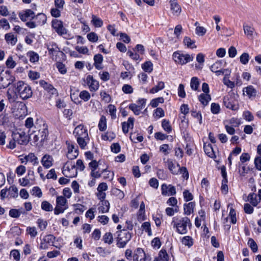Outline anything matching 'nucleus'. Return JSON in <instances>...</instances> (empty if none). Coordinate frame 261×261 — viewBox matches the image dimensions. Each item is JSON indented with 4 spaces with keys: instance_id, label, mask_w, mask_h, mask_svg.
Listing matches in <instances>:
<instances>
[{
    "instance_id": "obj_30",
    "label": "nucleus",
    "mask_w": 261,
    "mask_h": 261,
    "mask_svg": "<svg viewBox=\"0 0 261 261\" xmlns=\"http://www.w3.org/2000/svg\"><path fill=\"white\" fill-rule=\"evenodd\" d=\"M203 149L205 153L210 158H213L215 157V152L212 144H204L203 146Z\"/></svg>"
},
{
    "instance_id": "obj_31",
    "label": "nucleus",
    "mask_w": 261,
    "mask_h": 261,
    "mask_svg": "<svg viewBox=\"0 0 261 261\" xmlns=\"http://www.w3.org/2000/svg\"><path fill=\"white\" fill-rule=\"evenodd\" d=\"M198 100L204 106H205L211 100V96L210 94L202 93L198 96Z\"/></svg>"
},
{
    "instance_id": "obj_48",
    "label": "nucleus",
    "mask_w": 261,
    "mask_h": 261,
    "mask_svg": "<svg viewBox=\"0 0 261 261\" xmlns=\"http://www.w3.org/2000/svg\"><path fill=\"white\" fill-rule=\"evenodd\" d=\"M129 109L133 111L135 115H138L140 114L142 107H140V106H138L135 103H131L129 106Z\"/></svg>"
},
{
    "instance_id": "obj_59",
    "label": "nucleus",
    "mask_w": 261,
    "mask_h": 261,
    "mask_svg": "<svg viewBox=\"0 0 261 261\" xmlns=\"http://www.w3.org/2000/svg\"><path fill=\"white\" fill-rule=\"evenodd\" d=\"M211 110L213 114H217L220 112V107L218 103H212L211 104Z\"/></svg>"
},
{
    "instance_id": "obj_51",
    "label": "nucleus",
    "mask_w": 261,
    "mask_h": 261,
    "mask_svg": "<svg viewBox=\"0 0 261 261\" xmlns=\"http://www.w3.org/2000/svg\"><path fill=\"white\" fill-rule=\"evenodd\" d=\"M21 213L22 212L20 210L12 208L10 210L9 214L11 217L18 218L20 217Z\"/></svg>"
},
{
    "instance_id": "obj_44",
    "label": "nucleus",
    "mask_w": 261,
    "mask_h": 261,
    "mask_svg": "<svg viewBox=\"0 0 261 261\" xmlns=\"http://www.w3.org/2000/svg\"><path fill=\"white\" fill-rule=\"evenodd\" d=\"M106 172H108L107 169H104L102 170L99 169V171H95V170L91 171L90 175L95 178H98L101 177L102 174Z\"/></svg>"
},
{
    "instance_id": "obj_63",
    "label": "nucleus",
    "mask_w": 261,
    "mask_h": 261,
    "mask_svg": "<svg viewBox=\"0 0 261 261\" xmlns=\"http://www.w3.org/2000/svg\"><path fill=\"white\" fill-rule=\"evenodd\" d=\"M87 37L90 41L92 42H96L98 39L97 35L94 32H91L88 34Z\"/></svg>"
},
{
    "instance_id": "obj_37",
    "label": "nucleus",
    "mask_w": 261,
    "mask_h": 261,
    "mask_svg": "<svg viewBox=\"0 0 261 261\" xmlns=\"http://www.w3.org/2000/svg\"><path fill=\"white\" fill-rule=\"evenodd\" d=\"M181 243L188 248H190L193 245V240L190 236H185L182 238Z\"/></svg>"
},
{
    "instance_id": "obj_55",
    "label": "nucleus",
    "mask_w": 261,
    "mask_h": 261,
    "mask_svg": "<svg viewBox=\"0 0 261 261\" xmlns=\"http://www.w3.org/2000/svg\"><path fill=\"white\" fill-rule=\"evenodd\" d=\"M109 112L111 116L112 119H115L116 118V108L113 105H109L108 106Z\"/></svg>"
},
{
    "instance_id": "obj_12",
    "label": "nucleus",
    "mask_w": 261,
    "mask_h": 261,
    "mask_svg": "<svg viewBox=\"0 0 261 261\" xmlns=\"http://www.w3.org/2000/svg\"><path fill=\"white\" fill-rule=\"evenodd\" d=\"M73 135L76 138L83 137L85 138L87 136H88L87 129L82 124L79 125L74 128Z\"/></svg>"
},
{
    "instance_id": "obj_22",
    "label": "nucleus",
    "mask_w": 261,
    "mask_h": 261,
    "mask_svg": "<svg viewBox=\"0 0 261 261\" xmlns=\"http://www.w3.org/2000/svg\"><path fill=\"white\" fill-rule=\"evenodd\" d=\"M35 13L31 9H27L22 14H19V17L22 21H26L29 18L34 19Z\"/></svg>"
},
{
    "instance_id": "obj_34",
    "label": "nucleus",
    "mask_w": 261,
    "mask_h": 261,
    "mask_svg": "<svg viewBox=\"0 0 261 261\" xmlns=\"http://www.w3.org/2000/svg\"><path fill=\"white\" fill-rule=\"evenodd\" d=\"M25 164L28 162L33 163L34 165H37L39 163L37 157L33 153H30L25 156Z\"/></svg>"
},
{
    "instance_id": "obj_24",
    "label": "nucleus",
    "mask_w": 261,
    "mask_h": 261,
    "mask_svg": "<svg viewBox=\"0 0 261 261\" xmlns=\"http://www.w3.org/2000/svg\"><path fill=\"white\" fill-rule=\"evenodd\" d=\"M171 10L172 13L176 15H179L181 12V9L178 5L176 0H170Z\"/></svg>"
},
{
    "instance_id": "obj_2",
    "label": "nucleus",
    "mask_w": 261,
    "mask_h": 261,
    "mask_svg": "<svg viewBox=\"0 0 261 261\" xmlns=\"http://www.w3.org/2000/svg\"><path fill=\"white\" fill-rule=\"evenodd\" d=\"M175 217L173 218L172 223L174 227L176 228V231L180 234H186L188 231L187 226L191 224L190 220L187 217L181 218L177 222L174 221Z\"/></svg>"
},
{
    "instance_id": "obj_29",
    "label": "nucleus",
    "mask_w": 261,
    "mask_h": 261,
    "mask_svg": "<svg viewBox=\"0 0 261 261\" xmlns=\"http://www.w3.org/2000/svg\"><path fill=\"white\" fill-rule=\"evenodd\" d=\"M110 209V203L108 200H103L99 203L98 210L101 213H106L109 212Z\"/></svg>"
},
{
    "instance_id": "obj_15",
    "label": "nucleus",
    "mask_w": 261,
    "mask_h": 261,
    "mask_svg": "<svg viewBox=\"0 0 261 261\" xmlns=\"http://www.w3.org/2000/svg\"><path fill=\"white\" fill-rule=\"evenodd\" d=\"M166 164L168 169L173 174H177L179 172V164H176L173 162L171 159H168L166 162Z\"/></svg>"
},
{
    "instance_id": "obj_41",
    "label": "nucleus",
    "mask_w": 261,
    "mask_h": 261,
    "mask_svg": "<svg viewBox=\"0 0 261 261\" xmlns=\"http://www.w3.org/2000/svg\"><path fill=\"white\" fill-rule=\"evenodd\" d=\"M248 200L252 204V205L255 206L258 204V200L257 199L256 194L252 193H250L248 196Z\"/></svg>"
},
{
    "instance_id": "obj_25",
    "label": "nucleus",
    "mask_w": 261,
    "mask_h": 261,
    "mask_svg": "<svg viewBox=\"0 0 261 261\" xmlns=\"http://www.w3.org/2000/svg\"><path fill=\"white\" fill-rule=\"evenodd\" d=\"M169 255L165 249H161L158 254V256L155 257L154 261H168Z\"/></svg>"
},
{
    "instance_id": "obj_9",
    "label": "nucleus",
    "mask_w": 261,
    "mask_h": 261,
    "mask_svg": "<svg viewBox=\"0 0 261 261\" xmlns=\"http://www.w3.org/2000/svg\"><path fill=\"white\" fill-rule=\"evenodd\" d=\"M10 74L8 71H4L0 68V89L7 88L11 83L9 80Z\"/></svg>"
},
{
    "instance_id": "obj_58",
    "label": "nucleus",
    "mask_w": 261,
    "mask_h": 261,
    "mask_svg": "<svg viewBox=\"0 0 261 261\" xmlns=\"http://www.w3.org/2000/svg\"><path fill=\"white\" fill-rule=\"evenodd\" d=\"M127 55L133 60L135 61L141 60V58L139 54L137 53H134L132 51L129 50L127 52Z\"/></svg>"
},
{
    "instance_id": "obj_23",
    "label": "nucleus",
    "mask_w": 261,
    "mask_h": 261,
    "mask_svg": "<svg viewBox=\"0 0 261 261\" xmlns=\"http://www.w3.org/2000/svg\"><path fill=\"white\" fill-rule=\"evenodd\" d=\"M94 66L95 68L100 70L103 68L102 63L103 62V57L101 54H96L94 56Z\"/></svg>"
},
{
    "instance_id": "obj_7",
    "label": "nucleus",
    "mask_w": 261,
    "mask_h": 261,
    "mask_svg": "<svg viewBox=\"0 0 261 261\" xmlns=\"http://www.w3.org/2000/svg\"><path fill=\"white\" fill-rule=\"evenodd\" d=\"M52 27L60 36H66L67 30L64 27L63 22L58 19L52 21Z\"/></svg>"
},
{
    "instance_id": "obj_35",
    "label": "nucleus",
    "mask_w": 261,
    "mask_h": 261,
    "mask_svg": "<svg viewBox=\"0 0 261 261\" xmlns=\"http://www.w3.org/2000/svg\"><path fill=\"white\" fill-rule=\"evenodd\" d=\"M27 57L29 58L30 61L32 63H36L39 61V55L33 51H29L27 54Z\"/></svg>"
},
{
    "instance_id": "obj_13",
    "label": "nucleus",
    "mask_w": 261,
    "mask_h": 261,
    "mask_svg": "<svg viewBox=\"0 0 261 261\" xmlns=\"http://www.w3.org/2000/svg\"><path fill=\"white\" fill-rule=\"evenodd\" d=\"M39 84L44 90L50 94L52 95L57 94L58 92L57 89L55 88L51 84L48 83L44 80H40L39 81Z\"/></svg>"
},
{
    "instance_id": "obj_64",
    "label": "nucleus",
    "mask_w": 261,
    "mask_h": 261,
    "mask_svg": "<svg viewBox=\"0 0 261 261\" xmlns=\"http://www.w3.org/2000/svg\"><path fill=\"white\" fill-rule=\"evenodd\" d=\"M10 255L12 256L16 261H19L20 259V252L18 250H12L10 252Z\"/></svg>"
},
{
    "instance_id": "obj_1",
    "label": "nucleus",
    "mask_w": 261,
    "mask_h": 261,
    "mask_svg": "<svg viewBox=\"0 0 261 261\" xmlns=\"http://www.w3.org/2000/svg\"><path fill=\"white\" fill-rule=\"evenodd\" d=\"M15 92L22 99L31 97L33 93L31 87L22 81H19L15 84Z\"/></svg>"
},
{
    "instance_id": "obj_18",
    "label": "nucleus",
    "mask_w": 261,
    "mask_h": 261,
    "mask_svg": "<svg viewBox=\"0 0 261 261\" xmlns=\"http://www.w3.org/2000/svg\"><path fill=\"white\" fill-rule=\"evenodd\" d=\"M145 256L143 249L141 248H137L134 252V261H142L144 259Z\"/></svg>"
},
{
    "instance_id": "obj_42",
    "label": "nucleus",
    "mask_w": 261,
    "mask_h": 261,
    "mask_svg": "<svg viewBox=\"0 0 261 261\" xmlns=\"http://www.w3.org/2000/svg\"><path fill=\"white\" fill-rule=\"evenodd\" d=\"M8 189L10 198H15L18 196V189L16 186L13 185L10 186Z\"/></svg>"
},
{
    "instance_id": "obj_50",
    "label": "nucleus",
    "mask_w": 261,
    "mask_h": 261,
    "mask_svg": "<svg viewBox=\"0 0 261 261\" xmlns=\"http://www.w3.org/2000/svg\"><path fill=\"white\" fill-rule=\"evenodd\" d=\"M79 96L84 101H88L91 97L89 92L86 90L82 91Z\"/></svg>"
},
{
    "instance_id": "obj_14",
    "label": "nucleus",
    "mask_w": 261,
    "mask_h": 261,
    "mask_svg": "<svg viewBox=\"0 0 261 261\" xmlns=\"http://www.w3.org/2000/svg\"><path fill=\"white\" fill-rule=\"evenodd\" d=\"M68 151L67 156L70 160L75 159L79 154V150L77 146L74 145H69L68 147Z\"/></svg>"
},
{
    "instance_id": "obj_61",
    "label": "nucleus",
    "mask_w": 261,
    "mask_h": 261,
    "mask_svg": "<svg viewBox=\"0 0 261 261\" xmlns=\"http://www.w3.org/2000/svg\"><path fill=\"white\" fill-rule=\"evenodd\" d=\"M183 196L185 201H189L193 199V196L188 190H185L183 192Z\"/></svg>"
},
{
    "instance_id": "obj_11",
    "label": "nucleus",
    "mask_w": 261,
    "mask_h": 261,
    "mask_svg": "<svg viewBox=\"0 0 261 261\" xmlns=\"http://www.w3.org/2000/svg\"><path fill=\"white\" fill-rule=\"evenodd\" d=\"M161 193L163 196H173L176 193L175 187L172 185L163 184L161 186Z\"/></svg>"
},
{
    "instance_id": "obj_43",
    "label": "nucleus",
    "mask_w": 261,
    "mask_h": 261,
    "mask_svg": "<svg viewBox=\"0 0 261 261\" xmlns=\"http://www.w3.org/2000/svg\"><path fill=\"white\" fill-rule=\"evenodd\" d=\"M142 68L145 72L150 73L153 70V64L150 61H146L142 65Z\"/></svg>"
},
{
    "instance_id": "obj_49",
    "label": "nucleus",
    "mask_w": 261,
    "mask_h": 261,
    "mask_svg": "<svg viewBox=\"0 0 261 261\" xmlns=\"http://www.w3.org/2000/svg\"><path fill=\"white\" fill-rule=\"evenodd\" d=\"M41 208L46 212H50L53 210L52 205L47 201H43L41 203Z\"/></svg>"
},
{
    "instance_id": "obj_62",
    "label": "nucleus",
    "mask_w": 261,
    "mask_h": 261,
    "mask_svg": "<svg viewBox=\"0 0 261 261\" xmlns=\"http://www.w3.org/2000/svg\"><path fill=\"white\" fill-rule=\"evenodd\" d=\"M57 205L64 206L67 203V200L63 196H58L56 199Z\"/></svg>"
},
{
    "instance_id": "obj_16",
    "label": "nucleus",
    "mask_w": 261,
    "mask_h": 261,
    "mask_svg": "<svg viewBox=\"0 0 261 261\" xmlns=\"http://www.w3.org/2000/svg\"><path fill=\"white\" fill-rule=\"evenodd\" d=\"M223 103L224 105L228 109L232 110H235L237 109L233 98L230 96H226L224 97Z\"/></svg>"
},
{
    "instance_id": "obj_19",
    "label": "nucleus",
    "mask_w": 261,
    "mask_h": 261,
    "mask_svg": "<svg viewBox=\"0 0 261 261\" xmlns=\"http://www.w3.org/2000/svg\"><path fill=\"white\" fill-rule=\"evenodd\" d=\"M243 30L244 33L249 39H252L255 35V29L248 25L244 24Z\"/></svg>"
},
{
    "instance_id": "obj_10",
    "label": "nucleus",
    "mask_w": 261,
    "mask_h": 261,
    "mask_svg": "<svg viewBox=\"0 0 261 261\" xmlns=\"http://www.w3.org/2000/svg\"><path fill=\"white\" fill-rule=\"evenodd\" d=\"M86 83L88 86L89 90L91 92H95L99 88V82L96 80L94 79L92 75H87L86 80Z\"/></svg>"
},
{
    "instance_id": "obj_46",
    "label": "nucleus",
    "mask_w": 261,
    "mask_h": 261,
    "mask_svg": "<svg viewBox=\"0 0 261 261\" xmlns=\"http://www.w3.org/2000/svg\"><path fill=\"white\" fill-rule=\"evenodd\" d=\"M141 227L143 230L146 232L149 236H152V231L150 226V223L149 222H145L142 223Z\"/></svg>"
},
{
    "instance_id": "obj_54",
    "label": "nucleus",
    "mask_w": 261,
    "mask_h": 261,
    "mask_svg": "<svg viewBox=\"0 0 261 261\" xmlns=\"http://www.w3.org/2000/svg\"><path fill=\"white\" fill-rule=\"evenodd\" d=\"M37 223L38 227L41 229V230H45L47 225V221L42 219H38L37 220Z\"/></svg>"
},
{
    "instance_id": "obj_40",
    "label": "nucleus",
    "mask_w": 261,
    "mask_h": 261,
    "mask_svg": "<svg viewBox=\"0 0 261 261\" xmlns=\"http://www.w3.org/2000/svg\"><path fill=\"white\" fill-rule=\"evenodd\" d=\"M199 86V80L197 77H193L191 80L190 86L192 90L196 91Z\"/></svg>"
},
{
    "instance_id": "obj_27",
    "label": "nucleus",
    "mask_w": 261,
    "mask_h": 261,
    "mask_svg": "<svg viewBox=\"0 0 261 261\" xmlns=\"http://www.w3.org/2000/svg\"><path fill=\"white\" fill-rule=\"evenodd\" d=\"M244 93H246L247 95L250 98L255 97L257 91L253 86L250 85L243 89Z\"/></svg>"
},
{
    "instance_id": "obj_8",
    "label": "nucleus",
    "mask_w": 261,
    "mask_h": 261,
    "mask_svg": "<svg viewBox=\"0 0 261 261\" xmlns=\"http://www.w3.org/2000/svg\"><path fill=\"white\" fill-rule=\"evenodd\" d=\"M56 238L52 234L45 236L42 240L40 245V249H47L49 246H54Z\"/></svg>"
},
{
    "instance_id": "obj_45",
    "label": "nucleus",
    "mask_w": 261,
    "mask_h": 261,
    "mask_svg": "<svg viewBox=\"0 0 261 261\" xmlns=\"http://www.w3.org/2000/svg\"><path fill=\"white\" fill-rule=\"evenodd\" d=\"M103 240L105 243L109 245L113 242V238L112 233L110 232H106L103 236Z\"/></svg>"
},
{
    "instance_id": "obj_32",
    "label": "nucleus",
    "mask_w": 261,
    "mask_h": 261,
    "mask_svg": "<svg viewBox=\"0 0 261 261\" xmlns=\"http://www.w3.org/2000/svg\"><path fill=\"white\" fill-rule=\"evenodd\" d=\"M36 131L33 130V132L29 135V141H32L31 142V144H34L35 145L38 144V142L40 141V137L39 135L37 134H36Z\"/></svg>"
},
{
    "instance_id": "obj_28",
    "label": "nucleus",
    "mask_w": 261,
    "mask_h": 261,
    "mask_svg": "<svg viewBox=\"0 0 261 261\" xmlns=\"http://www.w3.org/2000/svg\"><path fill=\"white\" fill-rule=\"evenodd\" d=\"M35 21L38 25H43L46 21V16L44 13H38L37 15H35Z\"/></svg>"
},
{
    "instance_id": "obj_60",
    "label": "nucleus",
    "mask_w": 261,
    "mask_h": 261,
    "mask_svg": "<svg viewBox=\"0 0 261 261\" xmlns=\"http://www.w3.org/2000/svg\"><path fill=\"white\" fill-rule=\"evenodd\" d=\"M222 62L221 61H218L213 64L211 67V70L212 72H215L217 70L220 69L222 68Z\"/></svg>"
},
{
    "instance_id": "obj_4",
    "label": "nucleus",
    "mask_w": 261,
    "mask_h": 261,
    "mask_svg": "<svg viewBox=\"0 0 261 261\" xmlns=\"http://www.w3.org/2000/svg\"><path fill=\"white\" fill-rule=\"evenodd\" d=\"M35 128H37L38 134L40 137V142L42 143L47 139L48 135V126L43 121H40L38 123L36 124Z\"/></svg>"
},
{
    "instance_id": "obj_5",
    "label": "nucleus",
    "mask_w": 261,
    "mask_h": 261,
    "mask_svg": "<svg viewBox=\"0 0 261 261\" xmlns=\"http://www.w3.org/2000/svg\"><path fill=\"white\" fill-rule=\"evenodd\" d=\"M131 238L132 234L126 230L121 231L117 237V247L124 248Z\"/></svg>"
},
{
    "instance_id": "obj_38",
    "label": "nucleus",
    "mask_w": 261,
    "mask_h": 261,
    "mask_svg": "<svg viewBox=\"0 0 261 261\" xmlns=\"http://www.w3.org/2000/svg\"><path fill=\"white\" fill-rule=\"evenodd\" d=\"M184 43L188 47L190 48H195L196 46L195 44V41L192 40L190 37H185L184 39Z\"/></svg>"
},
{
    "instance_id": "obj_26",
    "label": "nucleus",
    "mask_w": 261,
    "mask_h": 261,
    "mask_svg": "<svg viewBox=\"0 0 261 261\" xmlns=\"http://www.w3.org/2000/svg\"><path fill=\"white\" fill-rule=\"evenodd\" d=\"M195 206V202H190L188 203H185L184 205V214L186 215H190L192 214L193 212Z\"/></svg>"
},
{
    "instance_id": "obj_36",
    "label": "nucleus",
    "mask_w": 261,
    "mask_h": 261,
    "mask_svg": "<svg viewBox=\"0 0 261 261\" xmlns=\"http://www.w3.org/2000/svg\"><path fill=\"white\" fill-rule=\"evenodd\" d=\"M98 127L100 131L103 132L107 129V119L105 116H102L99 121Z\"/></svg>"
},
{
    "instance_id": "obj_47",
    "label": "nucleus",
    "mask_w": 261,
    "mask_h": 261,
    "mask_svg": "<svg viewBox=\"0 0 261 261\" xmlns=\"http://www.w3.org/2000/svg\"><path fill=\"white\" fill-rule=\"evenodd\" d=\"M164 102V99L162 97L154 98L151 100L150 105L152 108L157 107L159 103H163Z\"/></svg>"
},
{
    "instance_id": "obj_53",
    "label": "nucleus",
    "mask_w": 261,
    "mask_h": 261,
    "mask_svg": "<svg viewBox=\"0 0 261 261\" xmlns=\"http://www.w3.org/2000/svg\"><path fill=\"white\" fill-rule=\"evenodd\" d=\"M248 245L253 252H256L258 250V247L256 242L253 239L250 238L248 241Z\"/></svg>"
},
{
    "instance_id": "obj_57",
    "label": "nucleus",
    "mask_w": 261,
    "mask_h": 261,
    "mask_svg": "<svg viewBox=\"0 0 261 261\" xmlns=\"http://www.w3.org/2000/svg\"><path fill=\"white\" fill-rule=\"evenodd\" d=\"M240 62L244 65L247 64L249 60V55L248 53H244L240 56Z\"/></svg>"
},
{
    "instance_id": "obj_33",
    "label": "nucleus",
    "mask_w": 261,
    "mask_h": 261,
    "mask_svg": "<svg viewBox=\"0 0 261 261\" xmlns=\"http://www.w3.org/2000/svg\"><path fill=\"white\" fill-rule=\"evenodd\" d=\"M76 140L78 144L82 149H85L87 146L88 143L89 141V138L88 136H87L85 138L83 137H77Z\"/></svg>"
},
{
    "instance_id": "obj_56",
    "label": "nucleus",
    "mask_w": 261,
    "mask_h": 261,
    "mask_svg": "<svg viewBox=\"0 0 261 261\" xmlns=\"http://www.w3.org/2000/svg\"><path fill=\"white\" fill-rule=\"evenodd\" d=\"M243 118L247 121H252L254 119V116L249 111H245L243 114Z\"/></svg>"
},
{
    "instance_id": "obj_17",
    "label": "nucleus",
    "mask_w": 261,
    "mask_h": 261,
    "mask_svg": "<svg viewBox=\"0 0 261 261\" xmlns=\"http://www.w3.org/2000/svg\"><path fill=\"white\" fill-rule=\"evenodd\" d=\"M53 158L51 155L45 154L41 159V163L43 166L48 169L53 166Z\"/></svg>"
},
{
    "instance_id": "obj_20",
    "label": "nucleus",
    "mask_w": 261,
    "mask_h": 261,
    "mask_svg": "<svg viewBox=\"0 0 261 261\" xmlns=\"http://www.w3.org/2000/svg\"><path fill=\"white\" fill-rule=\"evenodd\" d=\"M134 118L129 117L127 122L122 123V128L124 134L128 132L129 128H133L134 126Z\"/></svg>"
},
{
    "instance_id": "obj_3",
    "label": "nucleus",
    "mask_w": 261,
    "mask_h": 261,
    "mask_svg": "<svg viewBox=\"0 0 261 261\" xmlns=\"http://www.w3.org/2000/svg\"><path fill=\"white\" fill-rule=\"evenodd\" d=\"M173 59L177 64L182 65L192 61L194 56L189 54H181L177 51L173 53Z\"/></svg>"
},
{
    "instance_id": "obj_21",
    "label": "nucleus",
    "mask_w": 261,
    "mask_h": 261,
    "mask_svg": "<svg viewBox=\"0 0 261 261\" xmlns=\"http://www.w3.org/2000/svg\"><path fill=\"white\" fill-rule=\"evenodd\" d=\"M5 39L8 44H10L12 46L15 45L17 42V36L12 33L6 34Z\"/></svg>"
},
{
    "instance_id": "obj_6",
    "label": "nucleus",
    "mask_w": 261,
    "mask_h": 261,
    "mask_svg": "<svg viewBox=\"0 0 261 261\" xmlns=\"http://www.w3.org/2000/svg\"><path fill=\"white\" fill-rule=\"evenodd\" d=\"M12 137H14L17 143L20 145H26L29 142L28 136L22 130H20L19 132L17 133L13 132L12 134Z\"/></svg>"
},
{
    "instance_id": "obj_39",
    "label": "nucleus",
    "mask_w": 261,
    "mask_h": 261,
    "mask_svg": "<svg viewBox=\"0 0 261 261\" xmlns=\"http://www.w3.org/2000/svg\"><path fill=\"white\" fill-rule=\"evenodd\" d=\"M162 126L163 128L168 133H170L172 131V127L170 124L169 120L163 119L162 122Z\"/></svg>"
},
{
    "instance_id": "obj_52",
    "label": "nucleus",
    "mask_w": 261,
    "mask_h": 261,
    "mask_svg": "<svg viewBox=\"0 0 261 261\" xmlns=\"http://www.w3.org/2000/svg\"><path fill=\"white\" fill-rule=\"evenodd\" d=\"M164 83L163 82H159L158 83V85L153 87L150 91V93H156L160 90L164 88Z\"/></svg>"
}]
</instances>
